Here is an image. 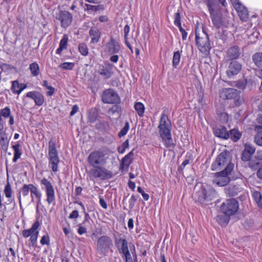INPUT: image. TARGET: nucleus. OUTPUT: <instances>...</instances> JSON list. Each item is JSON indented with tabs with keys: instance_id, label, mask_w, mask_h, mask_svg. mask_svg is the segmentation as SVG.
Here are the masks:
<instances>
[{
	"instance_id": "f257e3e1",
	"label": "nucleus",
	"mask_w": 262,
	"mask_h": 262,
	"mask_svg": "<svg viewBox=\"0 0 262 262\" xmlns=\"http://www.w3.org/2000/svg\"><path fill=\"white\" fill-rule=\"evenodd\" d=\"M158 128L159 136L164 145L169 151L173 150L176 144L172 138L171 124L167 115L165 113H162L161 115Z\"/></svg>"
},
{
	"instance_id": "f03ea898",
	"label": "nucleus",
	"mask_w": 262,
	"mask_h": 262,
	"mask_svg": "<svg viewBox=\"0 0 262 262\" xmlns=\"http://www.w3.org/2000/svg\"><path fill=\"white\" fill-rule=\"evenodd\" d=\"M233 167L234 165L231 162L230 152L225 150L218 155L212 163L211 169L212 171H217L225 168L223 170L231 172Z\"/></svg>"
},
{
	"instance_id": "7ed1b4c3",
	"label": "nucleus",
	"mask_w": 262,
	"mask_h": 262,
	"mask_svg": "<svg viewBox=\"0 0 262 262\" xmlns=\"http://www.w3.org/2000/svg\"><path fill=\"white\" fill-rule=\"evenodd\" d=\"M48 160L49 167L52 169L54 172H57L58 171L59 158L56 149V143L53 140H50L49 142Z\"/></svg>"
},
{
	"instance_id": "20e7f679",
	"label": "nucleus",
	"mask_w": 262,
	"mask_h": 262,
	"mask_svg": "<svg viewBox=\"0 0 262 262\" xmlns=\"http://www.w3.org/2000/svg\"><path fill=\"white\" fill-rule=\"evenodd\" d=\"M108 150H97L91 152L88 156V161L91 166L96 167L97 166H103L106 163L107 158L105 156Z\"/></svg>"
},
{
	"instance_id": "39448f33",
	"label": "nucleus",
	"mask_w": 262,
	"mask_h": 262,
	"mask_svg": "<svg viewBox=\"0 0 262 262\" xmlns=\"http://www.w3.org/2000/svg\"><path fill=\"white\" fill-rule=\"evenodd\" d=\"M113 246L111 238L107 235H102L98 238L96 243L97 252L101 256H105Z\"/></svg>"
},
{
	"instance_id": "423d86ee",
	"label": "nucleus",
	"mask_w": 262,
	"mask_h": 262,
	"mask_svg": "<svg viewBox=\"0 0 262 262\" xmlns=\"http://www.w3.org/2000/svg\"><path fill=\"white\" fill-rule=\"evenodd\" d=\"M195 42L199 50L205 55L209 53L211 49L208 35L204 31L202 34L196 32Z\"/></svg>"
},
{
	"instance_id": "0eeeda50",
	"label": "nucleus",
	"mask_w": 262,
	"mask_h": 262,
	"mask_svg": "<svg viewBox=\"0 0 262 262\" xmlns=\"http://www.w3.org/2000/svg\"><path fill=\"white\" fill-rule=\"evenodd\" d=\"M40 184L45 186L46 201L49 205L55 203V192L52 183L44 178L40 181Z\"/></svg>"
},
{
	"instance_id": "6e6552de",
	"label": "nucleus",
	"mask_w": 262,
	"mask_h": 262,
	"mask_svg": "<svg viewBox=\"0 0 262 262\" xmlns=\"http://www.w3.org/2000/svg\"><path fill=\"white\" fill-rule=\"evenodd\" d=\"M238 204L234 199L227 200L221 206V211L222 213H226L229 215H234L238 210Z\"/></svg>"
},
{
	"instance_id": "1a4fd4ad",
	"label": "nucleus",
	"mask_w": 262,
	"mask_h": 262,
	"mask_svg": "<svg viewBox=\"0 0 262 262\" xmlns=\"http://www.w3.org/2000/svg\"><path fill=\"white\" fill-rule=\"evenodd\" d=\"M102 100L105 103L117 104L120 102L118 94L113 89H109L103 91Z\"/></svg>"
},
{
	"instance_id": "9d476101",
	"label": "nucleus",
	"mask_w": 262,
	"mask_h": 262,
	"mask_svg": "<svg viewBox=\"0 0 262 262\" xmlns=\"http://www.w3.org/2000/svg\"><path fill=\"white\" fill-rule=\"evenodd\" d=\"M230 173L231 172H227V171L225 170L215 173L214 174V177L212 180L213 183L220 187L226 186L230 181L229 177Z\"/></svg>"
},
{
	"instance_id": "9b49d317",
	"label": "nucleus",
	"mask_w": 262,
	"mask_h": 262,
	"mask_svg": "<svg viewBox=\"0 0 262 262\" xmlns=\"http://www.w3.org/2000/svg\"><path fill=\"white\" fill-rule=\"evenodd\" d=\"M56 18L60 21L61 27L64 29L69 27L73 21L72 14L68 11H60Z\"/></svg>"
},
{
	"instance_id": "f8f14e48",
	"label": "nucleus",
	"mask_w": 262,
	"mask_h": 262,
	"mask_svg": "<svg viewBox=\"0 0 262 262\" xmlns=\"http://www.w3.org/2000/svg\"><path fill=\"white\" fill-rule=\"evenodd\" d=\"M121 49L120 43L118 41L111 37L106 42L104 47V51L109 55L118 53Z\"/></svg>"
},
{
	"instance_id": "ddd939ff",
	"label": "nucleus",
	"mask_w": 262,
	"mask_h": 262,
	"mask_svg": "<svg viewBox=\"0 0 262 262\" xmlns=\"http://www.w3.org/2000/svg\"><path fill=\"white\" fill-rule=\"evenodd\" d=\"M95 168L89 171L90 176L94 178L105 180L112 177V173L106 168L97 166Z\"/></svg>"
},
{
	"instance_id": "4468645a",
	"label": "nucleus",
	"mask_w": 262,
	"mask_h": 262,
	"mask_svg": "<svg viewBox=\"0 0 262 262\" xmlns=\"http://www.w3.org/2000/svg\"><path fill=\"white\" fill-rule=\"evenodd\" d=\"M209 13L212 22L216 28H219L223 26L224 21L219 9L210 12Z\"/></svg>"
},
{
	"instance_id": "2eb2a0df",
	"label": "nucleus",
	"mask_w": 262,
	"mask_h": 262,
	"mask_svg": "<svg viewBox=\"0 0 262 262\" xmlns=\"http://www.w3.org/2000/svg\"><path fill=\"white\" fill-rule=\"evenodd\" d=\"M239 91L232 88H224L220 91V96L223 99H232L238 95Z\"/></svg>"
},
{
	"instance_id": "dca6fc26",
	"label": "nucleus",
	"mask_w": 262,
	"mask_h": 262,
	"mask_svg": "<svg viewBox=\"0 0 262 262\" xmlns=\"http://www.w3.org/2000/svg\"><path fill=\"white\" fill-rule=\"evenodd\" d=\"M26 97L32 99L37 106H41L45 101L43 95L38 91H30L27 93Z\"/></svg>"
},
{
	"instance_id": "f3484780",
	"label": "nucleus",
	"mask_w": 262,
	"mask_h": 262,
	"mask_svg": "<svg viewBox=\"0 0 262 262\" xmlns=\"http://www.w3.org/2000/svg\"><path fill=\"white\" fill-rule=\"evenodd\" d=\"M98 73L105 79L110 78L113 74L112 66L109 63L100 65Z\"/></svg>"
},
{
	"instance_id": "a211bd4d",
	"label": "nucleus",
	"mask_w": 262,
	"mask_h": 262,
	"mask_svg": "<svg viewBox=\"0 0 262 262\" xmlns=\"http://www.w3.org/2000/svg\"><path fill=\"white\" fill-rule=\"evenodd\" d=\"M242 65L236 61H233L229 65L226 72L228 77H231L237 75L241 70Z\"/></svg>"
},
{
	"instance_id": "6ab92c4d",
	"label": "nucleus",
	"mask_w": 262,
	"mask_h": 262,
	"mask_svg": "<svg viewBox=\"0 0 262 262\" xmlns=\"http://www.w3.org/2000/svg\"><path fill=\"white\" fill-rule=\"evenodd\" d=\"M41 193L39 190L38 188L33 185L32 186L31 191L30 192V196L31 198V202H34L35 201V199L37 200V206H36V211H38V206L41 204Z\"/></svg>"
},
{
	"instance_id": "aec40b11",
	"label": "nucleus",
	"mask_w": 262,
	"mask_h": 262,
	"mask_svg": "<svg viewBox=\"0 0 262 262\" xmlns=\"http://www.w3.org/2000/svg\"><path fill=\"white\" fill-rule=\"evenodd\" d=\"M203 196L200 195L199 197V201L201 203L204 202H209L212 200L216 196V192L213 189H210L208 191H203Z\"/></svg>"
},
{
	"instance_id": "412c9836",
	"label": "nucleus",
	"mask_w": 262,
	"mask_h": 262,
	"mask_svg": "<svg viewBox=\"0 0 262 262\" xmlns=\"http://www.w3.org/2000/svg\"><path fill=\"white\" fill-rule=\"evenodd\" d=\"M2 117L9 119V124L10 125H13L14 124V117L12 115L11 110L9 107L6 106L0 110V121H2Z\"/></svg>"
},
{
	"instance_id": "4be33fe9",
	"label": "nucleus",
	"mask_w": 262,
	"mask_h": 262,
	"mask_svg": "<svg viewBox=\"0 0 262 262\" xmlns=\"http://www.w3.org/2000/svg\"><path fill=\"white\" fill-rule=\"evenodd\" d=\"M233 7L237 11L240 18L243 21H246L248 17V12L247 8L241 3L235 4V6Z\"/></svg>"
},
{
	"instance_id": "5701e85b",
	"label": "nucleus",
	"mask_w": 262,
	"mask_h": 262,
	"mask_svg": "<svg viewBox=\"0 0 262 262\" xmlns=\"http://www.w3.org/2000/svg\"><path fill=\"white\" fill-rule=\"evenodd\" d=\"M40 224L38 221H36L32 226L31 228L29 229L24 230L22 231L23 236L27 238L29 236H32V235L35 234V233L39 232V227Z\"/></svg>"
},
{
	"instance_id": "b1692460",
	"label": "nucleus",
	"mask_w": 262,
	"mask_h": 262,
	"mask_svg": "<svg viewBox=\"0 0 262 262\" xmlns=\"http://www.w3.org/2000/svg\"><path fill=\"white\" fill-rule=\"evenodd\" d=\"M243 190V188L239 185H232L228 188H226V193L229 196H235L237 195Z\"/></svg>"
},
{
	"instance_id": "393cba45",
	"label": "nucleus",
	"mask_w": 262,
	"mask_h": 262,
	"mask_svg": "<svg viewBox=\"0 0 262 262\" xmlns=\"http://www.w3.org/2000/svg\"><path fill=\"white\" fill-rule=\"evenodd\" d=\"M254 130L256 133L254 142L257 145L262 146V125H255Z\"/></svg>"
},
{
	"instance_id": "a878e982",
	"label": "nucleus",
	"mask_w": 262,
	"mask_h": 262,
	"mask_svg": "<svg viewBox=\"0 0 262 262\" xmlns=\"http://www.w3.org/2000/svg\"><path fill=\"white\" fill-rule=\"evenodd\" d=\"M69 37L68 35L64 34L60 41L59 47L56 51V53L60 54L63 50L67 49Z\"/></svg>"
},
{
	"instance_id": "bb28decb",
	"label": "nucleus",
	"mask_w": 262,
	"mask_h": 262,
	"mask_svg": "<svg viewBox=\"0 0 262 262\" xmlns=\"http://www.w3.org/2000/svg\"><path fill=\"white\" fill-rule=\"evenodd\" d=\"M116 246L120 253L128 250L127 242L125 239L120 238L116 240Z\"/></svg>"
},
{
	"instance_id": "cd10ccee",
	"label": "nucleus",
	"mask_w": 262,
	"mask_h": 262,
	"mask_svg": "<svg viewBox=\"0 0 262 262\" xmlns=\"http://www.w3.org/2000/svg\"><path fill=\"white\" fill-rule=\"evenodd\" d=\"M89 33L91 37V43H97L100 38V32L98 29L96 28H92L90 30Z\"/></svg>"
},
{
	"instance_id": "c85d7f7f",
	"label": "nucleus",
	"mask_w": 262,
	"mask_h": 262,
	"mask_svg": "<svg viewBox=\"0 0 262 262\" xmlns=\"http://www.w3.org/2000/svg\"><path fill=\"white\" fill-rule=\"evenodd\" d=\"M214 134L216 137L227 139L229 138V133L227 130L226 127L220 126L214 129Z\"/></svg>"
},
{
	"instance_id": "c756f323",
	"label": "nucleus",
	"mask_w": 262,
	"mask_h": 262,
	"mask_svg": "<svg viewBox=\"0 0 262 262\" xmlns=\"http://www.w3.org/2000/svg\"><path fill=\"white\" fill-rule=\"evenodd\" d=\"M12 148L14 150V156L12 160L13 162H16L22 155L20 145L18 142H17L15 144L12 145Z\"/></svg>"
},
{
	"instance_id": "7c9ffc66",
	"label": "nucleus",
	"mask_w": 262,
	"mask_h": 262,
	"mask_svg": "<svg viewBox=\"0 0 262 262\" xmlns=\"http://www.w3.org/2000/svg\"><path fill=\"white\" fill-rule=\"evenodd\" d=\"M241 54L239 49L237 46H233L228 49L227 56L231 59H236Z\"/></svg>"
},
{
	"instance_id": "2f4dec72",
	"label": "nucleus",
	"mask_w": 262,
	"mask_h": 262,
	"mask_svg": "<svg viewBox=\"0 0 262 262\" xmlns=\"http://www.w3.org/2000/svg\"><path fill=\"white\" fill-rule=\"evenodd\" d=\"M133 155L134 153L133 151L132 150L122 158L121 164V167H122V168H124V167H128L132 163V158Z\"/></svg>"
},
{
	"instance_id": "473e14b6",
	"label": "nucleus",
	"mask_w": 262,
	"mask_h": 262,
	"mask_svg": "<svg viewBox=\"0 0 262 262\" xmlns=\"http://www.w3.org/2000/svg\"><path fill=\"white\" fill-rule=\"evenodd\" d=\"M230 216L229 215L223 213L218 215L216 217V220L221 226H226L230 220Z\"/></svg>"
},
{
	"instance_id": "72a5a7b5",
	"label": "nucleus",
	"mask_w": 262,
	"mask_h": 262,
	"mask_svg": "<svg viewBox=\"0 0 262 262\" xmlns=\"http://www.w3.org/2000/svg\"><path fill=\"white\" fill-rule=\"evenodd\" d=\"M183 47L181 48V51H174L172 57V66L177 68L180 62L181 54L182 53Z\"/></svg>"
},
{
	"instance_id": "f704fd0d",
	"label": "nucleus",
	"mask_w": 262,
	"mask_h": 262,
	"mask_svg": "<svg viewBox=\"0 0 262 262\" xmlns=\"http://www.w3.org/2000/svg\"><path fill=\"white\" fill-rule=\"evenodd\" d=\"M252 59L255 64L262 71V53L254 54L252 56Z\"/></svg>"
},
{
	"instance_id": "c9c22d12",
	"label": "nucleus",
	"mask_w": 262,
	"mask_h": 262,
	"mask_svg": "<svg viewBox=\"0 0 262 262\" xmlns=\"http://www.w3.org/2000/svg\"><path fill=\"white\" fill-rule=\"evenodd\" d=\"M252 197L259 208L262 209V195L258 191H253Z\"/></svg>"
},
{
	"instance_id": "e433bc0d",
	"label": "nucleus",
	"mask_w": 262,
	"mask_h": 262,
	"mask_svg": "<svg viewBox=\"0 0 262 262\" xmlns=\"http://www.w3.org/2000/svg\"><path fill=\"white\" fill-rule=\"evenodd\" d=\"M31 71V75L34 77H36L39 75L40 73L39 67L36 62H34L31 63L29 68Z\"/></svg>"
},
{
	"instance_id": "4c0bfd02",
	"label": "nucleus",
	"mask_w": 262,
	"mask_h": 262,
	"mask_svg": "<svg viewBox=\"0 0 262 262\" xmlns=\"http://www.w3.org/2000/svg\"><path fill=\"white\" fill-rule=\"evenodd\" d=\"M42 85L43 87L48 90V91L46 93V95L50 97L54 95L55 91V88L51 86L47 80H43Z\"/></svg>"
},
{
	"instance_id": "58836bf2",
	"label": "nucleus",
	"mask_w": 262,
	"mask_h": 262,
	"mask_svg": "<svg viewBox=\"0 0 262 262\" xmlns=\"http://www.w3.org/2000/svg\"><path fill=\"white\" fill-rule=\"evenodd\" d=\"M134 108L140 117L143 116L145 111V106L142 103L140 102H135L134 104Z\"/></svg>"
},
{
	"instance_id": "ea45409f",
	"label": "nucleus",
	"mask_w": 262,
	"mask_h": 262,
	"mask_svg": "<svg viewBox=\"0 0 262 262\" xmlns=\"http://www.w3.org/2000/svg\"><path fill=\"white\" fill-rule=\"evenodd\" d=\"M9 140L7 134L0 136V145L3 150H7L9 146Z\"/></svg>"
},
{
	"instance_id": "a19ab883",
	"label": "nucleus",
	"mask_w": 262,
	"mask_h": 262,
	"mask_svg": "<svg viewBox=\"0 0 262 262\" xmlns=\"http://www.w3.org/2000/svg\"><path fill=\"white\" fill-rule=\"evenodd\" d=\"M229 137L234 142L238 140L241 137V133L237 129H231L229 133Z\"/></svg>"
},
{
	"instance_id": "79ce46f5",
	"label": "nucleus",
	"mask_w": 262,
	"mask_h": 262,
	"mask_svg": "<svg viewBox=\"0 0 262 262\" xmlns=\"http://www.w3.org/2000/svg\"><path fill=\"white\" fill-rule=\"evenodd\" d=\"M206 5L209 12L218 9L216 0H207Z\"/></svg>"
},
{
	"instance_id": "37998d69",
	"label": "nucleus",
	"mask_w": 262,
	"mask_h": 262,
	"mask_svg": "<svg viewBox=\"0 0 262 262\" xmlns=\"http://www.w3.org/2000/svg\"><path fill=\"white\" fill-rule=\"evenodd\" d=\"M75 66L73 62H65L59 65V68L65 70H72Z\"/></svg>"
},
{
	"instance_id": "c03bdc74",
	"label": "nucleus",
	"mask_w": 262,
	"mask_h": 262,
	"mask_svg": "<svg viewBox=\"0 0 262 262\" xmlns=\"http://www.w3.org/2000/svg\"><path fill=\"white\" fill-rule=\"evenodd\" d=\"M11 90L13 94L19 95V83L17 80L12 81Z\"/></svg>"
},
{
	"instance_id": "a18cd8bd",
	"label": "nucleus",
	"mask_w": 262,
	"mask_h": 262,
	"mask_svg": "<svg viewBox=\"0 0 262 262\" xmlns=\"http://www.w3.org/2000/svg\"><path fill=\"white\" fill-rule=\"evenodd\" d=\"M4 192L5 195V196L7 198H11L12 195V190L11 188V186L9 182L6 184L5 186V188L4 190Z\"/></svg>"
},
{
	"instance_id": "49530a36",
	"label": "nucleus",
	"mask_w": 262,
	"mask_h": 262,
	"mask_svg": "<svg viewBox=\"0 0 262 262\" xmlns=\"http://www.w3.org/2000/svg\"><path fill=\"white\" fill-rule=\"evenodd\" d=\"M33 184H24L21 188V193L24 196L28 195L29 192H31Z\"/></svg>"
},
{
	"instance_id": "de8ad7c7",
	"label": "nucleus",
	"mask_w": 262,
	"mask_h": 262,
	"mask_svg": "<svg viewBox=\"0 0 262 262\" xmlns=\"http://www.w3.org/2000/svg\"><path fill=\"white\" fill-rule=\"evenodd\" d=\"M78 50L81 54L83 56H86L88 54V49L87 46L84 43L79 44Z\"/></svg>"
},
{
	"instance_id": "09e8293b",
	"label": "nucleus",
	"mask_w": 262,
	"mask_h": 262,
	"mask_svg": "<svg viewBox=\"0 0 262 262\" xmlns=\"http://www.w3.org/2000/svg\"><path fill=\"white\" fill-rule=\"evenodd\" d=\"M129 123L128 122H126L125 123L124 126L119 132L118 136L120 138H121L123 136H125L127 133L128 130H129Z\"/></svg>"
},
{
	"instance_id": "8fccbe9b",
	"label": "nucleus",
	"mask_w": 262,
	"mask_h": 262,
	"mask_svg": "<svg viewBox=\"0 0 262 262\" xmlns=\"http://www.w3.org/2000/svg\"><path fill=\"white\" fill-rule=\"evenodd\" d=\"M139 196L138 195L133 194L128 201L129 208L130 209H133L135 206V203L137 201Z\"/></svg>"
},
{
	"instance_id": "3c124183",
	"label": "nucleus",
	"mask_w": 262,
	"mask_h": 262,
	"mask_svg": "<svg viewBox=\"0 0 262 262\" xmlns=\"http://www.w3.org/2000/svg\"><path fill=\"white\" fill-rule=\"evenodd\" d=\"M39 232L35 233V234L32 235V236H30L29 239V246L34 247L36 245L38 236Z\"/></svg>"
},
{
	"instance_id": "603ef678",
	"label": "nucleus",
	"mask_w": 262,
	"mask_h": 262,
	"mask_svg": "<svg viewBox=\"0 0 262 262\" xmlns=\"http://www.w3.org/2000/svg\"><path fill=\"white\" fill-rule=\"evenodd\" d=\"M78 204L81 207L83 211L84 212V214H85L84 220L83 222H82V224H85L86 223L90 222V217L89 214L88 213L85 212V207H84V205H83V204L81 202H79V203H78Z\"/></svg>"
},
{
	"instance_id": "864d4df0",
	"label": "nucleus",
	"mask_w": 262,
	"mask_h": 262,
	"mask_svg": "<svg viewBox=\"0 0 262 262\" xmlns=\"http://www.w3.org/2000/svg\"><path fill=\"white\" fill-rule=\"evenodd\" d=\"M174 24L178 28L182 27L181 22V15L179 12H177L174 15Z\"/></svg>"
},
{
	"instance_id": "5fc2aeb1",
	"label": "nucleus",
	"mask_w": 262,
	"mask_h": 262,
	"mask_svg": "<svg viewBox=\"0 0 262 262\" xmlns=\"http://www.w3.org/2000/svg\"><path fill=\"white\" fill-rule=\"evenodd\" d=\"M86 8L85 9V11H98L100 9V6H95L91 5L90 4H86L85 5Z\"/></svg>"
},
{
	"instance_id": "6e6d98bb",
	"label": "nucleus",
	"mask_w": 262,
	"mask_h": 262,
	"mask_svg": "<svg viewBox=\"0 0 262 262\" xmlns=\"http://www.w3.org/2000/svg\"><path fill=\"white\" fill-rule=\"evenodd\" d=\"M244 150L251 156L255 152V149L251 145L246 144L245 146Z\"/></svg>"
},
{
	"instance_id": "4d7b16f0",
	"label": "nucleus",
	"mask_w": 262,
	"mask_h": 262,
	"mask_svg": "<svg viewBox=\"0 0 262 262\" xmlns=\"http://www.w3.org/2000/svg\"><path fill=\"white\" fill-rule=\"evenodd\" d=\"M40 244L42 245H48L50 244V238L48 234L44 235L42 236L40 239Z\"/></svg>"
},
{
	"instance_id": "13d9d810",
	"label": "nucleus",
	"mask_w": 262,
	"mask_h": 262,
	"mask_svg": "<svg viewBox=\"0 0 262 262\" xmlns=\"http://www.w3.org/2000/svg\"><path fill=\"white\" fill-rule=\"evenodd\" d=\"M83 224H82V223L78 225V228L77 229V233L80 235H81L87 232L86 228L84 226H83Z\"/></svg>"
},
{
	"instance_id": "bf43d9fd",
	"label": "nucleus",
	"mask_w": 262,
	"mask_h": 262,
	"mask_svg": "<svg viewBox=\"0 0 262 262\" xmlns=\"http://www.w3.org/2000/svg\"><path fill=\"white\" fill-rule=\"evenodd\" d=\"M234 104L236 106H240L244 102V99L242 97L239 96V93H238V95H237L235 98H234Z\"/></svg>"
},
{
	"instance_id": "052dcab7",
	"label": "nucleus",
	"mask_w": 262,
	"mask_h": 262,
	"mask_svg": "<svg viewBox=\"0 0 262 262\" xmlns=\"http://www.w3.org/2000/svg\"><path fill=\"white\" fill-rule=\"evenodd\" d=\"M123 254L126 262H133L132 257L131 256V254L129 251V250H127L122 253Z\"/></svg>"
},
{
	"instance_id": "680f3d73",
	"label": "nucleus",
	"mask_w": 262,
	"mask_h": 262,
	"mask_svg": "<svg viewBox=\"0 0 262 262\" xmlns=\"http://www.w3.org/2000/svg\"><path fill=\"white\" fill-rule=\"evenodd\" d=\"M251 156L250 154L247 152H245V151L244 150L242 155V160L245 162L248 161L250 160Z\"/></svg>"
},
{
	"instance_id": "e2e57ef3",
	"label": "nucleus",
	"mask_w": 262,
	"mask_h": 262,
	"mask_svg": "<svg viewBox=\"0 0 262 262\" xmlns=\"http://www.w3.org/2000/svg\"><path fill=\"white\" fill-rule=\"evenodd\" d=\"M130 31V27L128 25H126L123 29L124 32V39L125 40L127 39L128 38V35L129 34V32Z\"/></svg>"
},
{
	"instance_id": "0e129e2a",
	"label": "nucleus",
	"mask_w": 262,
	"mask_h": 262,
	"mask_svg": "<svg viewBox=\"0 0 262 262\" xmlns=\"http://www.w3.org/2000/svg\"><path fill=\"white\" fill-rule=\"evenodd\" d=\"M99 204L100 206L104 209H106L107 207V204L103 198L101 196H99Z\"/></svg>"
},
{
	"instance_id": "69168bd1",
	"label": "nucleus",
	"mask_w": 262,
	"mask_h": 262,
	"mask_svg": "<svg viewBox=\"0 0 262 262\" xmlns=\"http://www.w3.org/2000/svg\"><path fill=\"white\" fill-rule=\"evenodd\" d=\"M179 29L182 34L183 40H185L187 37V33L182 27L179 28Z\"/></svg>"
},
{
	"instance_id": "338daca9",
	"label": "nucleus",
	"mask_w": 262,
	"mask_h": 262,
	"mask_svg": "<svg viewBox=\"0 0 262 262\" xmlns=\"http://www.w3.org/2000/svg\"><path fill=\"white\" fill-rule=\"evenodd\" d=\"M79 213L77 210H73L69 215V218L72 219H77L78 217Z\"/></svg>"
},
{
	"instance_id": "774afa93",
	"label": "nucleus",
	"mask_w": 262,
	"mask_h": 262,
	"mask_svg": "<svg viewBox=\"0 0 262 262\" xmlns=\"http://www.w3.org/2000/svg\"><path fill=\"white\" fill-rule=\"evenodd\" d=\"M110 60L114 63H117L119 60V56L116 54L111 55Z\"/></svg>"
}]
</instances>
